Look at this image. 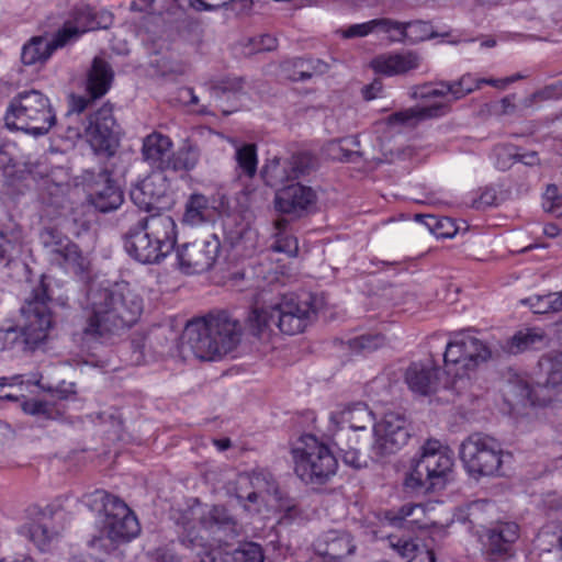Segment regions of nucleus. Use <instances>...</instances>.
Listing matches in <instances>:
<instances>
[{"label":"nucleus","instance_id":"29","mask_svg":"<svg viewBox=\"0 0 562 562\" xmlns=\"http://www.w3.org/2000/svg\"><path fill=\"white\" fill-rule=\"evenodd\" d=\"M431 504H405L397 512H389L385 520L392 527L405 528L412 531L424 529L434 525L435 521L428 516Z\"/></svg>","mask_w":562,"mask_h":562},{"label":"nucleus","instance_id":"35","mask_svg":"<svg viewBox=\"0 0 562 562\" xmlns=\"http://www.w3.org/2000/svg\"><path fill=\"white\" fill-rule=\"evenodd\" d=\"M391 19L378 18L362 23H355L336 30V35L344 40L362 38L369 35L385 34L389 40Z\"/></svg>","mask_w":562,"mask_h":562},{"label":"nucleus","instance_id":"44","mask_svg":"<svg viewBox=\"0 0 562 562\" xmlns=\"http://www.w3.org/2000/svg\"><path fill=\"white\" fill-rule=\"evenodd\" d=\"M87 15V22L80 23V14L72 15V40L78 33H85L95 29H106L112 23V15L108 12H102L98 16H92L90 9L86 8L82 11Z\"/></svg>","mask_w":562,"mask_h":562},{"label":"nucleus","instance_id":"43","mask_svg":"<svg viewBox=\"0 0 562 562\" xmlns=\"http://www.w3.org/2000/svg\"><path fill=\"white\" fill-rule=\"evenodd\" d=\"M536 546L540 551L551 552L562 550V526L551 522L541 528L536 538Z\"/></svg>","mask_w":562,"mask_h":562},{"label":"nucleus","instance_id":"2","mask_svg":"<svg viewBox=\"0 0 562 562\" xmlns=\"http://www.w3.org/2000/svg\"><path fill=\"white\" fill-rule=\"evenodd\" d=\"M522 78L521 75L509 76L501 79L479 78L472 74H464L454 81H441L438 83H425L412 89L411 97L423 99L426 102L392 114L387 124L392 127L406 128L415 126L419 121L439 117L450 110L451 101L460 100L482 85H490L497 89H505L508 85Z\"/></svg>","mask_w":562,"mask_h":562},{"label":"nucleus","instance_id":"18","mask_svg":"<svg viewBox=\"0 0 562 562\" xmlns=\"http://www.w3.org/2000/svg\"><path fill=\"white\" fill-rule=\"evenodd\" d=\"M519 528L515 522H503L488 528L482 536L483 551L488 562H517L515 542Z\"/></svg>","mask_w":562,"mask_h":562},{"label":"nucleus","instance_id":"24","mask_svg":"<svg viewBox=\"0 0 562 562\" xmlns=\"http://www.w3.org/2000/svg\"><path fill=\"white\" fill-rule=\"evenodd\" d=\"M113 77L114 74L110 65L102 58L95 57L87 78V91L90 99L72 95V112L81 113L91 100L103 97L110 90Z\"/></svg>","mask_w":562,"mask_h":562},{"label":"nucleus","instance_id":"11","mask_svg":"<svg viewBox=\"0 0 562 562\" xmlns=\"http://www.w3.org/2000/svg\"><path fill=\"white\" fill-rule=\"evenodd\" d=\"M294 473L310 484H324L336 474L338 462L329 447L316 436L305 434L291 447Z\"/></svg>","mask_w":562,"mask_h":562},{"label":"nucleus","instance_id":"8","mask_svg":"<svg viewBox=\"0 0 562 562\" xmlns=\"http://www.w3.org/2000/svg\"><path fill=\"white\" fill-rule=\"evenodd\" d=\"M315 314L313 297L288 294L270 305L255 307L248 316V324L258 334L276 326L283 334L296 335L305 330Z\"/></svg>","mask_w":562,"mask_h":562},{"label":"nucleus","instance_id":"51","mask_svg":"<svg viewBox=\"0 0 562 562\" xmlns=\"http://www.w3.org/2000/svg\"><path fill=\"white\" fill-rule=\"evenodd\" d=\"M518 151L512 145H499L494 148L493 157L495 166L501 170L508 169L517 160Z\"/></svg>","mask_w":562,"mask_h":562},{"label":"nucleus","instance_id":"49","mask_svg":"<svg viewBox=\"0 0 562 562\" xmlns=\"http://www.w3.org/2000/svg\"><path fill=\"white\" fill-rule=\"evenodd\" d=\"M384 342L385 338L380 334H364L350 340V348L356 352L373 351Z\"/></svg>","mask_w":562,"mask_h":562},{"label":"nucleus","instance_id":"13","mask_svg":"<svg viewBox=\"0 0 562 562\" xmlns=\"http://www.w3.org/2000/svg\"><path fill=\"white\" fill-rule=\"evenodd\" d=\"M70 41V18L50 15L43 24V34L31 37L22 47L21 60L26 66L46 63Z\"/></svg>","mask_w":562,"mask_h":562},{"label":"nucleus","instance_id":"25","mask_svg":"<svg viewBox=\"0 0 562 562\" xmlns=\"http://www.w3.org/2000/svg\"><path fill=\"white\" fill-rule=\"evenodd\" d=\"M316 200L315 192L299 182L284 186L277 191L274 206L277 211L294 216H301Z\"/></svg>","mask_w":562,"mask_h":562},{"label":"nucleus","instance_id":"6","mask_svg":"<svg viewBox=\"0 0 562 562\" xmlns=\"http://www.w3.org/2000/svg\"><path fill=\"white\" fill-rule=\"evenodd\" d=\"M240 331L241 327L237 321L232 319L226 313H220L189 323L186 337L198 358L214 361L235 348Z\"/></svg>","mask_w":562,"mask_h":562},{"label":"nucleus","instance_id":"26","mask_svg":"<svg viewBox=\"0 0 562 562\" xmlns=\"http://www.w3.org/2000/svg\"><path fill=\"white\" fill-rule=\"evenodd\" d=\"M372 420V413L364 403L337 406L329 415V431L334 436L346 428L364 430Z\"/></svg>","mask_w":562,"mask_h":562},{"label":"nucleus","instance_id":"53","mask_svg":"<svg viewBox=\"0 0 562 562\" xmlns=\"http://www.w3.org/2000/svg\"><path fill=\"white\" fill-rule=\"evenodd\" d=\"M497 193L492 187L481 189L479 196L473 201V206L476 209H484L492 206L496 203Z\"/></svg>","mask_w":562,"mask_h":562},{"label":"nucleus","instance_id":"34","mask_svg":"<svg viewBox=\"0 0 562 562\" xmlns=\"http://www.w3.org/2000/svg\"><path fill=\"white\" fill-rule=\"evenodd\" d=\"M546 344L547 336L543 329L530 327L518 330L502 348L506 353L518 355L530 349L540 348Z\"/></svg>","mask_w":562,"mask_h":562},{"label":"nucleus","instance_id":"64","mask_svg":"<svg viewBox=\"0 0 562 562\" xmlns=\"http://www.w3.org/2000/svg\"><path fill=\"white\" fill-rule=\"evenodd\" d=\"M310 77H311V75L308 72H306L305 70H300L297 72L286 75V78H289L290 80H293V81L305 80Z\"/></svg>","mask_w":562,"mask_h":562},{"label":"nucleus","instance_id":"17","mask_svg":"<svg viewBox=\"0 0 562 562\" xmlns=\"http://www.w3.org/2000/svg\"><path fill=\"white\" fill-rule=\"evenodd\" d=\"M221 243L216 235L181 245L177 250L178 268L187 274L209 270L220 254Z\"/></svg>","mask_w":562,"mask_h":562},{"label":"nucleus","instance_id":"52","mask_svg":"<svg viewBox=\"0 0 562 562\" xmlns=\"http://www.w3.org/2000/svg\"><path fill=\"white\" fill-rule=\"evenodd\" d=\"M21 407L25 414L32 416H43L45 418H49L53 413L52 406L47 402L40 400H24L21 403Z\"/></svg>","mask_w":562,"mask_h":562},{"label":"nucleus","instance_id":"22","mask_svg":"<svg viewBox=\"0 0 562 562\" xmlns=\"http://www.w3.org/2000/svg\"><path fill=\"white\" fill-rule=\"evenodd\" d=\"M169 189L162 171H154L135 183L130 192L131 200L140 210L151 212L161 209V202Z\"/></svg>","mask_w":562,"mask_h":562},{"label":"nucleus","instance_id":"46","mask_svg":"<svg viewBox=\"0 0 562 562\" xmlns=\"http://www.w3.org/2000/svg\"><path fill=\"white\" fill-rule=\"evenodd\" d=\"M286 224L285 220H278L276 222L278 233L276 234V240L272 249L277 252H283L290 257H295L299 251V243L294 236L285 233Z\"/></svg>","mask_w":562,"mask_h":562},{"label":"nucleus","instance_id":"59","mask_svg":"<svg viewBox=\"0 0 562 562\" xmlns=\"http://www.w3.org/2000/svg\"><path fill=\"white\" fill-rule=\"evenodd\" d=\"M91 221L90 220H85L81 224H80V231L79 232H76V235L78 238H83V239H87L88 241H92L93 240V234L91 232Z\"/></svg>","mask_w":562,"mask_h":562},{"label":"nucleus","instance_id":"38","mask_svg":"<svg viewBox=\"0 0 562 562\" xmlns=\"http://www.w3.org/2000/svg\"><path fill=\"white\" fill-rule=\"evenodd\" d=\"M200 149L196 145L186 142L167 160V167L175 171L193 170L200 160Z\"/></svg>","mask_w":562,"mask_h":562},{"label":"nucleus","instance_id":"60","mask_svg":"<svg viewBox=\"0 0 562 562\" xmlns=\"http://www.w3.org/2000/svg\"><path fill=\"white\" fill-rule=\"evenodd\" d=\"M517 161H520L527 166H535L538 164L539 159H538V155L536 151L524 153V154L518 153Z\"/></svg>","mask_w":562,"mask_h":562},{"label":"nucleus","instance_id":"31","mask_svg":"<svg viewBox=\"0 0 562 562\" xmlns=\"http://www.w3.org/2000/svg\"><path fill=\"white\" fill-rule=\"evenodd\" d=\"M538 370L536 386L546 389L554 395L562 394V355L542 357L539 360Z\"/></svg>","mask_w":562,"mask_h":562},{"label":"nucleus","instance_id":"19","mask_svg":"<svg viewBox=\"0 0 562 562\" xmlns=\"http://www.w3.org/2000/svg\"><path fill=\"white\" fill-rule=\"evenodd\" d=\"M374 447L381 454L394 453L403 448L409 437L408 422L400 412H387L373 426Z\"/></svg>","mask_w":562,"mask_h":562},{"label":"nucleus","instance_id":"61","mask_svg":"<svg viewBox=\"0 0 562 562\" xmlns=\"http://www.w3.org/2000/svg\"><path fill=\"white\" fill-rule=\"evenodd\" d=\"M537 95L540 98H546V99L560 98V97H562V90L557 85H552L550 87H547L544 90L539 92Z\"/></svg>","mask_w":562,"mask_h":562},{"label":"nucleus","instance_id":"48","mask_svg":"<svg viewBox=\"0 0 562 562\" xmlns=\"http://www.w3.org/2000/svg\"><path fill=\"white\" fill-rule=\"evenodd\" d=\"M277 38L270 34H260L245 38L243 42L244 53L252 55L261 52H270L277 47Z\"/></svg>","mask_w":562,"mask_h":562},{"label":"nucleus","instance_id":"14","mask_svg":"<svg viewBox=\"0 0 562 562\" xmlns=\"http://www.w3.org/2000/svg\"><path fill=\"white\" fill-rule=\"evenodd\" d=\"M93 501L102 506V535L111 542L130 541L139 533L140 527L136 516L119 497L104 491H97Z\"/></svg>","mask_w":562,"mask_h":562},{"label":"nucleus","instance_id":"58","mask_svg":"<svg viewBox=\"0 0 562 562\" xmlns=\"http://www.w3.org/2000/svg\"><path fill=\"white\" fill-rule=\"evenodd\" d=\"M8 378H0V400L5 401H19L20 395L13 394L7 391V386H12V384L8 383ZM21 397L24 398V395L21 394Z\"/></svg>","mask_w":562,"mask_h":562},{"label":"nucleus","instance_id":"39","mask_svg":"<svg viewBox=\"0 0 562 562\" xmlns=\"http://www.w3.org/2000/svg\"><path fill=\"white\" fill-rule=\"evenodd\" d=\"M536 390L528 383L516 379L509 381L503 389L504 401L509 406V412L514 409L516 405H525L526 403L535 404Z\"/></svg>","mask_w":562,"mask_h":562},{"label":"nucleus","instance_id":"37","mask_svg":"<svg viewBox=\"0 0 562 562\" xmlns=\"http://www.w3.org/2000/svg\"><path fill=\"white\" fill-rule=\"evenodd\" d=\"M42 243L50 249L52 261L63 266L70 254V239L56 227H46L41 233Z\"/></svg>","mask_w":562,"mask_h":562},{"label":"nucleus","instance_id":"41","mask_svg":"<svg viewBox=\"0 0 562 562\" xmlns=\"http://www.w3.org/2000/svg\"><path fill=\"white\" fill-rule=\"evenodd\" d=\"M416 221L422 223L438 239L452 238L459 233L456 222L449 217L416 215Z\"/></svg>","mask_w":562,"mask_h":562},{"label":"nucleus","instance_id":"36","mask_svg":"<svg viewBox=\"0 0 562 562\" xmlns=\"http://www.w3.org/2000/svg\"><path fill=\"white\" fill-rule=\"evenodd\" d=\"M389 546L407 562H435L434 552L426 546H419L414 540L402 539L397 536L386 537Z\"/></svg>","mask_w":562,"mask_h":562},{"label":"nucleus","instance_id":"21","mask_svg":"<svg viewBox=\"0 0 562 562\" xmlns=\"http://www.w3.org/2000/svg\"><path fill=\"white\" fill-rule=\"evenodd\" d=\"M311 167L312 157L304 153L288 158L276 157L265 165L262 178L267 186L279 187L305 175Z\"/></svg>","mask_w":562,"mask_h":562},{"label":"nucleus","instance_id":"27","mask_svg":"<svg viewBox=\"0 0 562 562\" xmlns=\"http://www.w3.org/2000/svg\"><path fill=\"white\" fill-rule=\"evenodd\" d=\"M420 56L413 50L384 53L374 57L370 66L374 72L393 77L405 75L420 66Z\"/></svg>","mask_w":562,"mask_h":562},{"label":"nucleus","instance_id":"10","mask_svg":"<svg viewBox=\"0 0 562 562\" xmlns=\"http://www.w3.org/2000/svg\"><path fill=\"white\" fill-rule=\"evenodd\" d=\"M4 122L9 130L42 136L56 123V115L46 95L38 90H27L12 98Z\"/></svg>","mask_w":562,"mask_h":562},{"label":"nucleus","instance_id":"23","mask_svg":"<svg viewBox=\"0 0 562 562\" xmlns=\"http://www.w3.org/2000/svg\"><path fill=\"white\" fill-rule=\"evenodd\" d=\"M114 126L112 106L104 104L89 117L83 136L95 151L111 153L115 143Z\"/></svg>","mask_w":562,"mask_h":562},{"label":"nucleus","instance_id":"30","mask_svg":"<svg viewBox=\"0 0 562 562\" xmlns=\"http://www.w3.org/2000/svg\"><path fill=\"white\" fill-rule=\"evenodd\" d=\"M409 390L417 395H429L438 387V369L431 361L414 362L405 373Z\"/></svg>","mask_w":562,"mask_h":562},{"label":"nucleus","instance_id":"40","mask_svg":"<svg viewBox=\"0 0 562 562\" xmlns=\"http://www.w3.org/2000/svg\"><path fill=\"white\" fill-rule=\"evenodd\" d=\"M210 216V200L201 194L193 193L186 203L183 222L196 226L205 223Z\"/></svg>","mask_w":562,"mask_h":562},{"label":"nucleus","instance_id":"7","mask_svg":"<svg viewBox=\"0 0 562 562\" xmlns=\"http://www.w3.org/2000/svg\"><path fill=\"white\" fill-rule=\"evenodd\" d=\"M491 357V348L474 328L450 333L443 353L446 372L452 376L449 387L457 393L468 387L470 372Z\"/></svg>","mask_w":562,"mask_h":562},{"label":"nucleus","instance_id":"57","mask_svg":"<svg viewBox=\"0 0 562 562\" xmlns=\"http://www.w3.org/2000/svg\"><path fill=\"white\" fill-rule=\"evenodd\" d=\"M382 82L379 80H374L371 85L364 87L363 97L366 100H373L380 97L382 92Z\"/></svg>","mask_w":562,"mask_h":562},{"label":"nucleus","instance_id":"32","mask_svg":"<svg viewBox=\"0 0 562 562\" xmlns=\"http://www.w3.org/2000/svg\"><path fill=\"white\" fill-rule=\"evenodd\" d=\"M389 42L415 44L431 36L430 25L426 22H400L391 19Z\"/></svg>","mask_w":562,"mask_h":562},{"label":"nucleus","instance_id":"56","mask_svg":"<svg viewBox=\"0 0 562 562\" xmlns=\"http://www.w3.org/2000/svg\"><path fill=\"white\" fill-rule=\"evenodd\" d=\"M252 233L250 231L243 232L239 237L232 241V246L236 249H243L245 254H248L249 250L255 248V243L252 241Z\"/></svg>","mask_w":562,"mask_h":562},{"label":"nucleus","instance_id":"5","mask_svg":"<svg viewBox=\"0 0 562 562\" xmlns=\"http://www.w3.org/2000/svg\"><path fill=\"white\" fill-rule=\"evenodd\" d=\"M453 467L450 449L437 439H428L411 458L403 486L411 493L441 490L451 480Z\"/></svg>","mask_w":562,"mask_h":562},{"label":"nucleus","instance_id":"62","mask_svg":"<svg viewBox=\"0 0 562 562\" xmlns=\"http://www.w3.org/2000/svg\"><path fill=\"white\" fill-rule=\"evenodd\" d=\"M345 462L356 468L360 467L358 452L355 449L348 451L345 456Z\"/></svg>","mask_w":562,"mask_h":562},{"label":"nucleus","instance_id":"3","mask_svg":"<svg viewBox=\"0 0 562 562\" xmlns=\"http://www.w3.org/2000/svg\"><path fill=\"white\" fill-rule=\"evenodd\" d=\"M89 314L85 334L106 340L120 329L136 323L143 311V301L127 284L111 289L90 290Z\"/></svg>","mask_w":562,"mask_h":562},{"label":"nucleus","instance_id":"63","mask_svg":"<svg viewBox=\"0 0 562 562\" xmlns=\"http://www.w3.org/2000/svg\"><path fill=\"white\" fill-rule=\"evenodd\" d=\"M180 95L182 98H189V102L191 104L198 103V97L194 94L193 90L191 88H184L181 90Z\"/></svg>","mask_w":562,"mask_h":562},{"label":"nucleus","instance_id":"33","mask_svg":"<svg viewBox=\"0 0 562 562\" xmlns=\"http://www.w3.org/2000/svg\"><path fill=\"white\" fill-rule=\"evenodd\" d=\"M173 143L169 136L159 132H153L143 140L142 154L150 165L161 167L167 166V160L171 156Z\"/></svg>","mask_w":562,"mask_h":562},{"label":"nucleus","instance_id":"16","mask_svg":"<svg viewBox=\"0 0 562 562\" xmlns=\"http://www.w3.org/2000/svg\"><path fill=\"white\" fill-rule=\"evenodd\" d=\"M68 303L67 283L56 278L43 276L25 297L26 312L32 317L46 318L49 329L57 323L56 307L66 308Z\"/></svg>","mask_w":562,"mask_h":562},{"label":"nucleus","instance_id":"54","mask_svg":"<svg viewBox=\"0 0 562 562\" xmlns=\"http://www.w3.org/2000/svg\"><path fill=\"white\" fill-rule=\"evenodd\" d=\"M15 248V241L0 232V265L7 267L11 261L12 250Z\"/></svg>","mask_w":562,"mask_h":562},{"label":"nucleus","instance_id":"45","mask_svg":"<svg viewBox=\"0 0 562 562\" xmlns=\"http://www.w3.org/2000/svg\"><path fill=\"white\" fill-rule=\"evenodd\" d=\"M24 529L29 539L41 552L50 550L52 542L57 537V532L50 531L46 525L38 521L25 526Z\"/></svg>","mask_w":562,"mask_h":562},{"label":"nucleus","instance_id":"9","mask_svg":"<svg viewBox=\"0 0 562 562\" xmlns=\"http://www.w3.org/2000/svg\"><path fill=\"white\" fill-rule=\"evenodd\" d=\"M236 484V496L240 502H245L244 507L249 513L259 514L263 519L277 516L279 522L296 517V507L281 498L270 473H243L238 475Z\"/></svg>","mask_w":562,"mask_h":562},{"label":"nucleus","instance_id":"50","mask_svg":"<svg viewBox=\"0 0 562 562\" xmlns=\"http://www.w3.org/2000/svg\"><path fill=\"white\" fill-rule=\"evenodd\" d=\"M542 207L554 216L562 215V195L557 186H548L542 198Z\"/></svg>","mask_w":562,"mask_h":562},{"label":"nucleus","instance_id":"15","mask_svg":"<svg viewBox=\"0 0 562 562\" xmlns=\"http://www.w3.org/2000/svg\"><path fill=\"white\" fill-rule=\"evenodd\" d=\"M48 331V321L45 317H32L23 303L20 307L19 324L8 322L0 326V349L33 351L46 340Z\"/></svg>","mask_w":562,"mask_h":562},{"label":"nucleus","instance_id":"28","mask_svg":"<svg viewBox=\"0 0 562 562\" xmlns=\"http://www.w3.org/2000/svg\"><path fill=\"white\" fill-rule=\"evenodd\" d=\"M316 562H340V560L355 550V544L349 533L338 530L327 531L315 546Z\"/></svg>","mask_w":562,"mask_h":562},{"label":"nucleus","instance_id":"47","mask_svg":"<svg viewBox=\"0 0 562 562\" xmlns=\"http://www.w3.org/2000/svg\"><path fill=\"white\" fill-rule=\"evenodd\" d=\"M236 147V160L239 169L248 177H254L257 171V148L254 144H245Z\"/></svg>","mask_w":562,"mask_h":562},{"label":"nucleus","instance_id":"12","mask_svg":"<svg viewBox=\"0 0 562 562\" xmlns=\"http://www.w3.org/2000/svg\"><path fill=\"white\" fill-rule=\"evenodd\" d=\"M505 457L509 453L503 450L501 442L484 434H472L460 446V459L473 477L498 474Z\"/></svg>","mask_w":562,"mask_h":562},{"label":"nucleus","instance_id":"20","mask_svg":"<svg viewBox=\"0 0 562 562\" xmlns=\"http://www.w3.org/2000/svg\"><path fill=\"white\" fill-rule=\"evenodd\" d=\"M72 187V195H79L80 191L86 192L89 203L102 213L119 209L124 201L122 190L108 175L97 176L86 187L80 188L78 182Z\"/></svg>","mask_w":562,"mask_h":562},{"label":"nucleus","instance_id":"42","mask_svg":"<svg viewBox=\"0 0 562 562\" xmlns=\"http://www.w3.org/2000/svg\"><path fill=\"white\" fill-rule=\"evenodd\" d=\"M536 314L555 313L562 311V292H553L543 295H531L521 301Z\"/></svg>","mask_w":562,"mask_h":562},{"label":"nucleus","instance_id":"1","mask_svg":"<svg viewBox=\"0 0 562 562\" xmlns=\"http://www.w3.org/2000/svg\"><path fill=\"white\" fill-rule=\"evenodd\" d=\"M181 542L198 551L196 562H263L262 548L255 542L241 544L234 552H224L222 548H213L207 539L216 530L235 531L236 521L223 506H207L198 501L182 515Z\"/></svg>","mask_w":562,"mask_h":562},{"label":"nucleus","instance_id":"55","mask_svg":"<svg viewBox=\"0 0 562 562\" xmlns=\"http://www.w3.org/2000/svg\"><path fill=\"white\" fill-rule=\"evenodd\" d=\"M78 246L72 244V273L80 274V279H86L85 274L89 267V260L82 256L81 251H77Z\"/></svg>","mask_w":562,"mask_h":562},{"label":"nucleus","instance_id":"4","mask_svg":"<svg viewBox=\"0 0 562 562\" xmlns=\"http://www.w3.org/2000/svg\"><path fill=\"white\" fill-rule=\"evenodd\" d=\"M177 238L175 220L167 214H153L128 229L124 236V248L136 261L154 265L171 254Z\"/></svg>","mask_w":562,"mask_h":562}]
</instances>
